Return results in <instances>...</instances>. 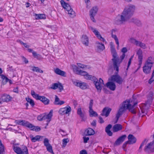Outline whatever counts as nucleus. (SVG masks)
Returning a JSON list of instances; mask_svg holds the SVG:
<instances>
[{"label":"nucleus","mask_w":154,"mask_h":154,"mask_svg":"<svg viewBox=\"0 0 154 154\" xmlns=\"http://www.w3.org/2000/svg\"><path fill=\"white\" fill-rule=\"evenodd\" d=\"M69 140L68 138L64 139L62 140V143L63 146L65 147L67 144V143L69 142Z\"/></svg>","instance_id":"09e8293b"},{"label":"nucleus","mask_w":154,"mask_h":154,"mask_svg":"<svg viewBox=\"0 0 154 154\" xmlns=\"http://www.w3.org/2000/svg\"><path fill=\"white\" fill-rule=\"evenodd\" d=\"M112 125L111 124H109L106 128L105 131L108 135L109 136H112V132L110 131V129L112 128Z\"/></svg>","instance_id":"cd10ccee"},{"label":"nucleus","mask_w":154,"mask_h":154,"mask_svg":"<svg viewBox=\"0 0 154 154\" xmlns=\"http://www.w3.org/2000/svg\"><path fill=\"white\" fill-rule=\"evenodd\" d=\"M37 100H40L45 105H48L49 103V100L44 96H39Z\"/></svg>","instance_id":"f3484780"},{"label":"nucleus","mask_w":154,"mask_h":154,"mask_svg":"<svg viewBox=\"0 0 154 154\" xmlns=\"http://www.w3.org/2000/svg\"><path fill=\"white\" fill-rule=\"evenodd\" d=\"M122 143L120 142L119 140V139H118L115 141V143H114V146H117L120 145Z\"/></svg>","instance_id":"bf43d9fd"},{"label":"nucleus","mask_w":154,"mask_h":154,"mask_svg":"<svg viewBox=\"0 0 154 154\" xmlns=\"http://www.w3.org/2000/svg\"><path fill=\"white\" fill-rule=\"evenodd\" d=\"M122 129V125L119 124L115 125L113 128V131L114 132H117L121 130Z\"/></svg>","instance_id":"bb28decb"},{"label":"nucleus","mask_w":154,"mask_h":154,"mask_svg":"<svg viewBox=\"0 0 154 154\" xmlns=\"http://www.w3.org/2000/svg\"><path fill=\"white\" fill-rule=\"evenodd\" d=\"M115 70L117 71V72H115L116 74L112 75L110 80L112 82H116L119 84H121L123 82V79L118 74L119 70L117 71L116 69Z\"/></svg>","instance_id":"423d86ee"},{"label":"nucleus","mask_w":154,"mask_h":154,"mask_svg":"<svg viewBox=\"0 0 154 154\" xmlns=\"http://www.w3.org/2000/svg\"><path fill=\"white\" fill-rule=\"evenodd\" d=\"M19 144L18 143H13L12 148L14 151L17 154H29L28 149L27 147L24 146L21 147L17 146H19Z\"/></svg>","instance_id":"20e7f679"},{"label":"nucleus","mask_w":154,"mask_h":154,"mask_svg":"<svg viewBox=\"0 0 154 154\" xmlns=\"http://www.w3.org/2000/svg\"><path fill=\"white\" fill-rule=\"evenodd\" d=\"M77 64L79 67L82 69L87 68L88 66V65L83 64L80 63H77Z\"/></svg>","instance_id":"3c124183"},{"label":"nucleus","mask_w":154,"mask_h":154,"mask_svg":"<svg viewBox=\"0 0 154 154\" xmlns=\"http://www.w3.org/2000/svg\"><path fill=\"white\" fill-rule=\"evenodd\" d=\"M71 111V107L69 106L64 108H60L59 111V113L61 115L69 113Z\"/></svg>","instance_id":"9b49d317"},{"label":"nucleus","mask_w":154,"mask_h":154,"mask_svg":"<svg viewBox=\"0 0 154 154\" xmlns=\"http://www.w3.org/2000/svg\"><path fill=\"white\" fill-rule=\"evenodd\" d=\"M154 76V74L152 73L151 78L149 80L148 83L149 84H151L154 81V79H153V78Z\"/></svg>","instance_id":"6e6d98bb"},{"label":"nucleus","mask_w":154,"mask_h":154,"mask_svg":"<svg viewBox=\"0 0 154 154\" xmlns=\"http://www.w3.org/2000/svg\"><path fill=\"white\" fill-rule=\"evenodd\" d=\"M42 114L40 116H39L37 117V119L38 120L40 121H42Z\"/></svg>","instance_id":"774afa93"},{"label":"nucleus","mask_w":154,"mask_h":154,"mask_svg":"<svg viewBox=\"0 0 154 154\" xmlns=\"http://www.w3.org/2000/svg\"><path fill=\"white\" fill-rule=\"evenodd\" d=\"M81 38L82 43L86 46H88L89 44V40L88 36L86 35H83Z\"/></svg>","instance_id":"a211bd4d"},{"label":"nucleus","mask_w":154,"mask_h":154,"mask_svg":"<svg viewBox=\"0 0 154 154\" xmlns=\"http://www.w3.org/2000/svg\"><path fill=\"white\" fill-rule=\"evenodd\" d=\"M43 143L44 146L46 147L47 150L51 153L54 154L53 150L52 147L49 143V140L48 138L44 139Z\"/></svg>","instance_id":"9d476101"},{"label":"nucleus","mask_w":154,"mask_h":154,"mask_svg":"<svg viewBox=\"0 0 154 154\" xmlns=\"http://www.w3.org/2000/svg\"><path fill=\"white\" fill-rule=\"evenodd\" d=\"M33 56L38 60H40L42 58L41 56L38 54H37L35 52L32 53Z\"/></svg>","instance_id":"ea45409f"},{"label":"nucleus","mask_w":154,"mask_h":154,"mask_svg":"<svg viewBox=\"0 0 154 154\" xmlns=\"http://www.w3.org/2000/svg\"><path fill=\"white\" fill-rule=\"evenodd\" d=\"M142 53V51L140 49L137 51V54L138 56V59H143Z\"/></svg>","instance_id":"a19ab883"},{"label":"nucleus","mask_w":154,"mask_h":154,"mask_svg":"<svg viewBox=\"0 0 154 154\" xmlns=\"http://www.w3.org/2000/svg\"><path fill=\"white\" fill-rule=\"evenodd\" d=\"M42 121L47 120V126L51 120V116H50V114H48L47 115L42 114Z\"/></svg>","instance_id":"a878e982"},{"label":"nucleus","mask_w":154,"mask_h":154,"mask_svg":"<svg viewBox=\"0 0 154 154\" xmlns=\"http://www.w3.org/2000/svg\"><path fill=\"white\" fill-rule=\"evenodd\" d=\"M153 96V92L152 91H150L149 92L148 94V97L151 100H152V97Z\"/></svg>","instance_id":"4d7b16f0"},{"label":"nucleus","mask_w":154,"mask_h":154,"mask_svg":"<svg viewBox=\"0 0 154 154\" xmlns=\"http://www.w3.org/2000/svg\"><path fill=\"white\" fill-rule=\"evenodd\" d=\"M129 41L130 42L135 44L137 46L140 47L143 49H145L147 48L145 44L140 41H137L133 38H130Z\"/></svg>","instance_id":"1a4fd4ad"},{"label":"nucleus","mask_w":154,"mask_h":154,"mask_svg":"<svg viewBox=\"0 0 154 154\" xmlns=\"http://www.w3.org/2000/svg\"><path fill=\"white\" fill-rule=\"evenodd\" d=\"M127 49L125 47L123 48L121 50V51L123 53L125 54L127 51Z\"/></svg>","instance_id":"0e129e2a"},{"label":"nucleus","mask_w":154,"mask_h":154,"mask_svg":"<svg viewBox=\"0 0 154 154\" xmlns=\"http://www.w3.org/2000/svg\"><path fill=\"white\" fill-rule=\"evenodd\" d=\"M77 114L82 118L84 117V115L82 112V109L81 108H79L77 109Z\"/></svg>","instance_id":"79ce46f5"},{"label":"nucleus","mask_w":154,"mask_h":154,"mask_svg":"<svg viewBox=\"0 0 154 154\" xmlns=\"http://www.w3.org/2000/svg\"><path fill=\"white\" fill-rule=\"evenodd\" d=\"M58 83H54L52 85V87H51V89H56L58 88Z\"/></svg>","instance_id":"603ef678"},{"label":"nucleus","mask_w":154,"mask_h":154,"mask_svg":"<svg viewBox=\"0 0 154 154\" xmlns=\"http://www.w3.org/2000/svg\"><path fill=\"white\" fill-rule=\"evenodd\" d=\"M110 45L111 53L113 57L112 60L113 62V67L115 69H116L117 71H118L119 67L118 65L119 64V59L117 57V54L115 48V46L113 43L112 42H110Z\"/></svg>","instance_id":"f03ea898"},{"label":"nucleus","mask_w":154,"mask_h":154,"mask_svg":"<svg viewBox=\"0 0 154 154\" xmlns=\"http://www.w3.org/2000/svg\"><path fill=\"white\" fill-rule=\"evenodd\" d=\"M126 137V135L125 134L119 137L118 139H119V141H120L122 143L124 141Z\"/></svg>","instance_id":"de8ad7c7"},{"label":"nucleus","mask_w":154,"mask_h":154,"mask_svg":"<svg viewBox=\"0 0 154 154\" xmlns=\"http://www.w3.org/2000/svg\"><path fill=\"white\" fill-rule=\"evenodd\" d=\"M116 31V30L114 29H112V30L111 33V37L112 38H114L115 39L116 43L117 45V48H118L119 46V42L118 39L116 35H114L113 34V33L115 32Z\"/></svg>","instance_id":"b1692460"},{"label":"nucleus","mask_w":154,"mask_h":154,"mask_svg":"<svg viewBox=\"0 0 154 154\" xmlns=\"http://www.w3.org/2000/svg\"><path fill=\"white\" fill-rule=\"evenodd\" d=\"M32 70L33 72H39L40 73H43V71L41 69L38 67L33 66Z\"/></svg>","instance_id":"c9c22d12"},{"label":"nucleus","mask_w":154,"mask_h":154,"mask_svg":"<svg viewBox=\"0 0 154 154\" xmlns=\"http://www.w3.org/2000/svg\"><path fill=\"white\" fill-rule=\"evenodd\" d=\"M97 44V48L98 49L103 51L105 49L104 45L99 42H97L96 43Z\"/></svg>","instance_id":"72a5a7b5"},{"label":"nucleus","mask_w":154,"mask_h":154,"mask_svg":"<svg viewBox=\"0 0 154 154\" xmlns=\"http://www.w3.org/2000/svg\"><path fill=\"white\" fill-rule=\"evenodd\" d=\"M111 110V109L105 107L103 109L101 115L102 116H105L106 117H107L109 116Z\"/></svg>","instance_id":"dca6fc26"},{"label":"nucleus","mask_w":154,"mask_h":154,"mask_svg":"<svg viewBox=\"0 0 154 154\" xmlns=\"http://www.w3.org/2000/svg\"><path fill=\"white\" fill-rule=\"evenodd\" d=\"M83 139L84 140V143H87L88 142V141L89 140V137H83Z\"/></svg>","instance_id":"680f3d73"},{"label":"nucleus","mask_w":154,"mask_h":154,"mask_svg":"<svg viewBox=\"0 0 154 154\" xmlns=\"http://www.w3.org/2000/svg\"><path fill=\"white\" fill-rule=\"evenodd\" d=\"M89 29L92 30V32L95 34L96 36L101 41H103V42L105 41L104 38L102 37L100 34L99 32L96 30L95 28H94L92 26H90Z\"/></svg>","instance_id":"f8f14e48"},{"label":"nucleus","mask_w":154,"mask_h":154,"mask_svg":"<svg viewBox=\"0 0 154 154\" xmlns=\"http://www.w3.org/2000/svg\"><path fill=\"white\" fill-rule=\"evenodd\" d=\"M128 142L129 144H133L135 143L136 141V138L132 135L130 134L128 137Z\"/></svg>","instance_id":"6ab92c4d"},{"label":"nucleus","mask_w":154,"mask_h":154,"mask_svg":"<svg viewBox=\"0 0 154 154\" xmlns=\"http://www.w3.org/2000/svg\"><path fill=\"white\" fill-rule=\"evenodd\" d=\"M147 141L148 140H147V139H145L141 143L139 147V149H141L142 147L144 145V144L147 143Z\"/></svg>","instance_id":"864d4df0"},{"label":"nucleus","mask_w":154,"mask_h":154,"mask_svg":"<svg viewBox=\"0 0 154 154\" xmlns=\"http://www.w3.org/2000/svg\"><path fill=\"white\" fill-rule=\"evenodd\" d=\"M93 81L97 91H100L102 89V86L104 85L103 80L100 78L98 80L96 78V80H93Z\"/></svg>","instance_id":"6e6552de"},{"label":"nucleus","mask_w":154,"mask_h":154,"mask_svg":"<svg viewBox=\"0 0 154 154\" xmlns=\"http://www.w3.org/2000/svg\"><path fill=\"white\" fill-rule=\"evenodd\" d=\"M126 137V135L125 134L119 137L118 139H119V141H120L122 143L124 141Z\"/></svg>","instance_id":"49530a36"},{"label":"nucleus","mask_w":154,"mask_h":154,"mask_svg":"<svg viewBox=\"0 0 154 154\" xmlns=\"http://www.w3.org/2000/svg\"><path fill=\"white\" fill-rule=\"evenodd\" d=\"M98 8L97 6H94L92 8L91 10L90 11V14L91 15H95L96 14Z\"/></svg>","instance_id":"c756f323"},{"label":"nucleus","mask_w":154,"mask_h":154,"mask_svg":"<svg viewBox=\"0 0 154 154\" xmlns=\"http://www.w3.org/2000/svg\"><path fill=\"white\" fill-rule=\"evenodd\" d=\"M31 125L30 126V127H29V128L31 130L34 131H38L41 130V128L40 127L38 126H35L31 124Z\"/></svg>","instance_id":"473e14b6"},{"label":"nucleus","mask_w":154,"mask_h":154,"mask_svg":"<svg viewBox=\"0 0 154 154\" xmlns=\"http://www.w3.org/2000/svg\"><path fill=\"white\" fill-rule=\"evenodd\" d=\"M36 19L37 20L43 19L46 18V16L44 14H35Z\"/></svg>","instance_id":"f704fd0d"},{"label":"nucleus","mask_w":154,"mask_h":154,"mask_svg":"<svg viewBox=\"0 0 154 154\" xmlns=\"http://www.w3.org/2000/svg\"><path fill=\"white\" fill-rule=\"evenodd\" d=\"M10 100V95L4 94L0 96V104L2 103V102H7Z\"/></svg>","instance_id":"4468645a"},{"label":"nucleus","mask_w":154,"mask_h":154,"mask_svg":"<svg viewBox=\"0 0 154 154\" xmlns=\"http://www.w3.org/2000/svg\"><path fill=\"white\" fill-rule=\"evenodd\" d=\"M123 114L122 112L121 113L119 112H118L116 114V120L115 122V123H117L120 117Z\"/></svg>","instance_id":"8fccbe9b"},{"label":"nucleus","mask_w":154,"mask_h":154,"mask_svg":"<svg viewBox=\"0 0 154 154\" xmlns=\"http://www.w3.org/2000/svg\"><path fill=\"white\" fill-rule=\"evenodd\" d=\"M132 101H131L130 100H126L124 101L118 112L123 113V112L126 109L130 110L133 109L134 106L137 104V102H135L133 104H132Z\"/></svg>","instance_id":"7ed1b4c3"},{"label":"nucleus","mask_w":154,"mask_h":154,"mask_svg":"<svg viewBox=\"0 0 154 154\" xmlns=\"http://www.w3.org/2000/svg\"><path fill=\"white\" fill-rule=\"evenodd\" d=\"M95 131L93 129L91 128H88L85 130V134L86 136H91L94 134Z\"/></svg>","instance_id":"393cba45"},{"label":"nucleus","mask_w":154,"mask_h":154,"mask_svg":"<svg viewBox=\"0 0 154 154\" xmlns=\"http://www.w3.org/2000/svg\"><path fill=\"white\" fill-rule=\"evenodd\" d=\"M93 100L91 99L90 100L89 103V109H92L93 106Z\"/></svg>","instance_id":"5fc2aeb1"},{"label":"nucleus","mask_w":154,"mask_h":154,"mask_svg":"<svg viewBox=\"0 0 154 154\" xmlns=\"http://www.w3.org/2000/svg\"><path fill=\"white\" fill-rule=\"evenodd\" d=\"M58 86V88L60 91L63 90V87L61 83H59Z\"/></svg>","instance_id":"052dcab7"},{"label":"nucleus","mask_w":154,"mask_h":154,"mask_svg":"<svg viewBox=\"0 0 154 154\" xmlns=\"http://www.w3.org/2000/svg\"><path fill=\"white\" fill-rule=\"evenodd\" d=\"M89 112L90 116L91 117L97 116H98L97 113L96 112L94 111L93 109H89Z\"/></svg>","instance_id":"e433bc0d"},{"label":"nucleus","mask_w":154,"mask_h":154,"mask_svg":"<svg viewBox=\"0 0 154 154\" xmlns=\"http://www.w3.org/2000/svg\"><path fill=\"white\" fill-rule=\"evenodd\" d=\"M85 79L87 80H90L92 81L96 80V78L91 75H89L88 73H87V74L86 75L85 77Z\"/></svg>","instance_id":"2f4dec72"},{"label":"nucleus","mask_w":154,"mask_h":154,"mask_svg":"<svg viewBox=\"0 0 154 154\" xmlns=\"http://www.w3.org/2000/svg\"><path fill=\"white\" fill-rule=\"evenodd\" d=\"M133 56L131 57L129 59V61L128 63V65L127 66V70L129 66L130 65L131 63V61L132 60L133 58Z\"/></svg>","instance_id":"13d9d810"},{"label":"nucleus","mask_w":154,"mask_h":154,"mask_svg":"<svg viewBox=\"0 0 154 154\" xmlns=\"http://www.w3.org/2000/svg\"><path fill=\"white\" fill-rule=\"evenodd\" d=\"M31 94L33 97L36 100H37L39 96V94L35 93V92L33 91H31Z\"/></svg>","instance_id":"c03bdc74"},{"label":"nucleus","mask_w":154,"mask_h":154,"mask_svg":"<svg viewBox=\"0 0 154 154\" xmlns=\"http://www.w3.org/2000/svg\"><path fill=\"white\" fill-rule=\"evenodd\" d=\"M135 9V6L130 5L125 7L121 15H119L116 18V23L118 25L122 24L129 20L130 22H135L136 20L132 18L129 19L133 16Z\"/></svg>","instance_id":"f257e3e1"},{"label":"nucleus","mask_w":154,"mask_h":154,"mask_svg":"<svg viewBox=\"0 0 154 154\" xmlns=\"http://www.w3.org/2000/svg\"><path fill=\"white\" fill-rule=\"evenodd\" d=\"M54 72L56 74L63 77H66V72L64 71L61 70L58 68H57L54 69Z\"/></svg>","instance_id":"4be33fe9"},{"label":"nucleus","mask_w":154,"mask_h":154,"mask_svg":"<svg viewBox=\"0 0 154 154\" xmlns=\"http://www.w3.org/2000/svg\"><path fill=\"white\" fill-rule=\"evenodd\" d=\"M75 70L77 74L78 75L84 76L85 77L86 75L87 74V72L82 70H79L77 67Z\"/></svg>","instance_id":"c85d7f7f"},{"label":"nucleus","mask_w":154,"mask_h":154,"mask_svg":"<svg viewBox=\"0 0 154 154\" xmlns=\"http://www.w3.org/2000/svg\"><path fill=\"white\" fill-rule=\"evenodd\" d=\"M153 140L148 143L144 149V151L147 153L154 152V134L153 136Z\"/></svg>","instance_id":"0eeeda50"},{"label":"nucleus","mask_w":154,"mask_h":154,"mask_svg":"<svg viewBox=\"0 0 154 154\" xmlns=\"http://www.w3.org/2000/svg\"><path fill=\"white\" fill-rule=\"evenodd\" d=\"M4 152V146L2 143L1 140H0V154H3Z\"/></svg>","instance_id":"a18cd8bd"},{"label":"nucleus","mask_w":154,"mask_h":154,"mask_svg":"<svg viewBox=\"0 0 154 154\" xmlns=\"http://www.w3.org/2000/svg\"><path fill=\"white\" fill-rule=\"evenodd\" d=\"M74 85L77 87H79L82 89H85L87 88V84L85 82H75L74 83Z\"/></svg>","instance_id":"412c9836"},{"label":"nucleus","mask_w":154,"mask_h":154,"mask_svg":"<svg viewBox=\"0 0 154 154\" xmlns=\"http://www.w3.org/2000/svg\"><path fill=\"white\" fill-rule=\"evenodd\" d=\"M79 154H88V153L86 150L83 149L80 152Z\"/></svg>","instance_id":"e2e57ef3"},{"label":"nucleus","mask_w":154,"mask_h":154,"mask_svg":"<svg viewBox=\"0 0 154 154\" xmlns=\"http://www.w3.org/2000/svg\"><path fill=\"white\" fill-rule=\"evenodd\" d=\"M64 103L65 102L63 101L60 100L59 98L56 95L55 96V100L54 103V104L61 105Z\"/></svg>","instance_id":"5701e85b"},{"label":"nucleus","mask_w":154,"mask_h":154,"mask_svg":"<svg viewBox=\"0 0 154 154\" xmlns=\"http://www.w3.org/2000/svg\"><path fill=\"white\" fill-rule=\"evenodd\" d=\"M16 122L18 124L26 126L29 128L30 127V126L31 125V124L29 122L24 120H20L16 121Z\"/></svg>","instance_id":"ddd939ff"},{"label":"nucleus","mask_w":154,"mask_h":154,"mask_svg":"<svg viewBox=\"0 0 154 154\" xmlns=\"http://www.w3.org/2000/svg\"><path fill=\"white\" fill-rule=\"evenodd\" d=\"M0 75L1 76V78L2 80V83L4 85L9 80V79H8L5 76L3 75Z\"/></svg>","instance_id":"4c0bfd02"},{"label":"nucleus","mask_w":154,"mask_h":154,"mask_svg":"<svg viewBox=\"0 0 154 154\" xmlns=\"http://www.w3.org/2000/svg\"><path fill=\"white\" fill-rule=\"evenodd\" d=\"M106 87L112 91H114L116 88V85L115 83L112 82H109L106 84Z\"/></svg>","instance_id":"aec40b11"},{"label":"nucleus","mask_w":154,"mask_h":154,"mask_svg":"<svg viewBox=\"0 0 154 154\" xmlns=\"http://www.w3.org/2000/svg\"><path fill=\"white\" fill-rule=\"evenodd\" d=\"M152 65L148 64L145 63L143 67V71L146 74H148L150 73Z\"/></svg>","instance_id":"2eb2a0df"},{"label":"nucleus","mask_w":154,"mask_h":154,"mask_svg":"<svg viewBox=\"0 0 154 154\" xmlns=\"http://www.w3.org/2000/svg\"><path fill=\"white\" fill-rule=\"evenodd\" d=\"M26 100L28 103H29L30 104L32 107H33L34 106L35 103L33 100L29 97H28L26 98Z\"/></svg>","instance_id":"58836bf2"},{"label":"nucleus","mask_w":154,"mask_h":154,"mask_svg":"<svg viewBox=\"0 0 154 154\" xmlns=\"http://www.w3.org/2000/svg\"><path fill=\"white\" fill-rule=\"evenodd\" d=\"M95 15H91V14H90V18H91V20L94 22H95L96 21H95V19H94V16H95Z\"/></svg>","instance_id":"69168bd1"},{"label":"nucleus","mask_w":154,"mask_h":154,"mask_svg":"<svg viewBox=\"0 0 154 154\" xmlns=\"http://www.w3.org/2000/svg\"><path fill=\"white\" fill-rule=\"evenodd\" d=\"M60 2L63 8L68 11V14L70 17L73 18L75 16V11L71 8L69 4L65 2L63 0H61Z\"/></svg>","instance_id":"39448f33"},{"label":"nucleus","mask_w":154,"mask_h":154,"mask_svg":"<svg viewBox=\"0 0 154 154\" xmlns=\"http://www.w3.org/2000/svg\"><path fill=\"white\" fill-rule=\"evenodd\" d=\"M43 136H40L39 135H37L35 137H33L32 135L30 136V137L31 139V140L32 142H35L37 140L40 139L41 138L43 137Z\"/></svg>","instance_id":"7c9ffc66"},{"label":"nucleus","mask_w":154,"mask_h":154,"mask_svg":"<svg viewBox=\"0 0 154 154\" xmlns=\"http://www.w3.org/2000/svg\"><path fill=\"white\" fill-rule=\"evenodd\" d=\"M13 91L14 92L16 93H18V87H17L15 88H14L13 90Z\"/></svg>","instance_id":"338daca9"},{"label":"nucleus","mask_w":154,"mask_h":154,"mask_svg":"<svg viewBox=\"0 0 154 154\" xmlns=\"http://www.w3.org/2000/svg\"><path fill=\"white\" fill-rule=\"evenodd\" d=\"M152 57H148L146 60L145 63L152 65L153 64V63L152 61Z\"/></svg>","instance_id":"37998d69"}]
</instances>
